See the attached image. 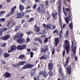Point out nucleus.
I'll use <instances>...</instances> for the list:
<instances>
[{
  "instance_id": "f257e3e1",
  "label": "nucleus",
  "mask_w": 80,
  "mask_h": 80,
  "mask_svg": "<svg viewBox=\"0 0 80 80\" xmlns=\"http://www.w3.org/2000/svg\"><path fill=\"white\" fill-rule=\"evenodd\" d=\"M65 10L66 11H68V12L70 13L68 14V17H67H67L65 18V20L67 23L68 24L70 22V20L72 21L73 18V16H72V11L70 10L69 8H65Z\"/></svg>"
},
{
  "instance_id": "f03ea898",
  "label": "nucleus",
  "mask_w": 80,
  "mask_h": 80,
  "mask_svg": "<svg viewBox=\"0 0 80 80\" xmlns=\"http://www.w3.org/2000/svg\"><path fill=\"white\" fill-rule=\"evenodd\" d=\"M64 44L63 45L64 48H65L67 54L69 53L70 48V42L68 40H65L64 42Z\"/></svg>"
},
{
  "instance_id": "7ed1b4c3",
  "label": "nucleus",
  "mask_w": 80,
  "mask_h": 80,
  "mask_svg": "<svg viewBox=\"0 0 80 80\" xmlns=\"http://www.w3.org/2000/svg\"><path fill=\"white\" fill-rule=\"evenodd\" d=\"M48 69L49 70L48 72V75L49 77H52L53 75V72L52 71L53 68V63L52 62H50L48 65Z\"/></svg>"
},
{
  "instance_id": "20e7f679",
  "label": "nucleus",
  "mask_w": 80,
  "mask_h": 80,
  "mask_svg": "<svg viewBox=\"0 0 80 80\" xmlns=\"http://www.w3.org/2000/svg\"><path fill=\"white\" fill-rule=\"evenodd\" d=\"M26 63H27L26 61H20L18 62V63H14L12 64V66L13 67L15 68H17L18 67V66H20V65H25Z\"/></svg>"
},
{
  "instance_id": "39448f33",
  "label": "nucleus",
  "mask_w": 80,
  "mask_h": 80,
  "mask_svg": "<svg viewBox=\"0 0 80 80\" xmlns=\"http://www.w3.org/2000/svg\"><path fill=\"white\" fill-rule=\"evenodd\" d=\"M34 66V64L30 63H27L24 65L21 69L22 70H24V69H27V68H33Z\"/></svg>"
},
{
  "instance_id": "423d86ee",
  "label": "nucleus",
  "mask_w": 80,
  "mask_h": 80,
  "mask_svg": "<svg viewBox=\"0 0 80 80\" xmlns=\"http://www.w3.org/2000/svg\"><path fill=\"white\" fill-rule=\"evenodd\" d=\"M26 47H27V45L26 44H23L18 46L17 47V50H22L26 49Z\"/></svg>"
},
{
  "instance_id": "0eeeda50",
  "label": "nucleus",
  "mask_w": 80,
  "mask_h": 80,
  "mask_svg": "<svg viewBox=\"0 0 80 80\" xmlns=\"http://www.w3.org/2000/svg\"><path fill=\"white\" fill-rule=\"evenodd\" d=\"M72 46H71V48H72V52H73L74 53V54H72V57H74V56H75L76 55V49L77 48L75 46L74 48L73 49V41H72Z\"/></svg>"
},
{
  "instance_id": "6e6552de",
  "label": "nucleus",
  "mask_w": 80,
  "mask_h": 80,
  "mask_svg": "<svg viewBox=\"0 0 80 80\" xmlns=\"http://www.w3.org/2000/svg\"><path fill=\"white\" fill-rule=\"evenodd\" d=\"M37 12L38 13H45L46 12V9L45 8H42L41 9L40 7H38L37 8Z\"/></svg>"
},
{
  "instance_id": "1a4fd4ad",
  "label": "nucleus",
  "mask_w": 80,
  "mask_h": 80,
  "mask_svg": "<svg viewBox=\"0 0 80 80\" xmlns=\"http://www.w3.org/2000/svg\"><path fill=\"white\" fill-rule=\"evenodd\" d=\"M16 8H17V6H15L13 7L12 8H11V12H9L8 14L6 15V17H8L10 15H12V14H13L15 12V10L16 9Z\"/></svg>"
},
{
  "instance_id": "9d476101",
  "label": "nucleus",
  "mask_w": 80,
  "mask_h": 80,
  "mask_svg": "<svg viewBox=\"0 0 80 80\" xmlns=\"http://www.w3.org/2000/svg\"><path fill=\"white\" fill-rule=\"evenodd\" d=\"M10 38V35L9 34H7V35L2 36L0 37V39L2 40H7Z\"/></svg>"
},
{
  "instance_id": "9b49d317",
  "label": "nucleus",
  "mask_w": 80,
  "mask_h": 80,
  "mask_svg": "<svg viewBox=\"0 0 80 80\" xmlns=\"http://www.w3.org/2000/svg\"><path fill=\"white\" fill-rule=\"evenodd\" d=\"M17 42L19 44H23L25 42V39L23 38L18 39L17 40Z\"/></svg>"
},
{
  "instance_id": "f8f14e48",
  "label": "nucleus",
  "mask_w": 80,
  "mask_h": 80,
  "mask_svg": "<svg viewBox=\"0 0 80 80\" xmlns=\"http://www.w3.org/2000/svg\"><path fill=\"white\" fill-rule=\"evenodd\" d=\"M41 50L42 52L45 53L46 52H48V46L47 45H46L44 47V48H41Z\"/></svg>"
},
{
  "instance_id": "ddd939ff",
  "label": "nucleus",
  "mask_w": 80,
  "mask_h": 80,
  "mask_svg": "<svg viewBox=\"0 0 80 80\" xmlns=\"http://www.w3.org/2000/svg\"><path fill=\"white\" fill-rule=\"evenodd\" d=\"M17 15L18 16L16 17V18H21L22 17H23L25 15V12H22L20 13H19Z\"/></svg>"
},
{
  "instance_id": "4468645a",
  "label": "nucleus",
  "mask_w": 80,
  "mask_h": 80,
  "mask_svg": "<svg viewBox=\"0 0 80 80\" xmlns=\"http://www.w3.org/2000/svg\"><path fill=\"white\" fill-rule=\"evenodd\" d=\"M67 72L68 75H70L71 72H72V67H71V65H69L67 68Z\"/></svg>"
},
{
  "instance_id": "2eb2a0df",
  "label": "nucleus",
  "mask_w": 80,
  "mask_h": 80,
  "mask_svg": "<svg viewBox=\"0 0 80 80\" xmlns=\"http://www.w3.org/2000/svg\"><path fill=\"white\" fill-rule=\"evenodd\" d=\"M39 75H42L44 77H47L48 76V74L45 71H40L39 72Z\"/></svg>"
},
{
  "instance_id": "dca6fc26",
  "label": "nucleus",
  "mask_w": 80,
  "mask_h": 80,
  "mask_svg": "<svg viewBox=\"0 0 80 80\" xmlns=\"http://www.w3.org/2000/svg\"><path fill=\"white\" fill-rule=\"evenodd\" d=\"M59 25L61 28V30L59 31V34H62V31H63V28H62V20L60 19V18H59Z\"/></svg>"
},
{
  "instance_id": "f3484780",
  "label": "nucleus",
  "mask_w": 80,
  "mask_h": 80,
  "mask_svg": "<svg viewBox=\"0 0 80 80\" xmlns=\"http://www.w3.org/2000/svg\"><path fill=\"white\" fill-rule=\"evenodd\" d=\"M60 42V38H54V45L55 47L57 46L58 43H59Z\"/></svg>"
},
{
  "instance_id": "a211bd4d",
  "label": "nucleus",
  "mask_w": 80,
  "mask_h": 80,
  "mask_svg": "<svg viewBox=\"0 0 80 80\" xmlns=\"http://www.w3.org/2000/svg\"><path fill=\"white\" fill-rule=\"evenodd\" d=\"M70 57H68L67 58L66 62L63 63V64L64 65V67L65 68H67V67L68 66V62H69V59Z\"/></svg>"
},
{
  "instance_id": "6ab92c4d",
  "label": "nucleus",
  "mask_w": 80,
  "mask_h": 80,
  "mask_svg": "<svg viewBox=\"0 0 80 80\" xmlns=\"http://www.w3.org/2000/svg\"><path fill=\"white\" fill-rule=\"evenodd\" d=\"M3 75L6 78H10V77H11V74L7 72L4 73Z\"/></svg>"
},
{
  "instance_id": "aec40b11",
  "label": "nucleus",
  "mask_w": 80,
  "mask_h": 80,
  "mask_svg": "<svg viewBox=\"0 0 80 80\" xmlns=\"http://www.w3.org/2000/svg\"><path fill=\"white\" fill-rule=\"evenodd\" d=\"M24 35L22 32H19L16 34V35L18 38H21L23 37V36Z\"/></svg>"
},
{
  "instance_id": "412c9836",
  "label": "nucleus",
  "mask_w": 80,
  "mask_h": 80,
  "mask_svg": "<svg viewBox=\"0 0 80 80\" xmlns=\"http://www.w3.org/2000/svg\"><path fill=\"white\" fill-rule=\"evenodd\" d=\"M42 26L45 29L46 28H47V29L48 28V29L52 30V28H51V26H50V25H46V24H42Z\"/></svg>"
},
{
  "instance_id": "4be33fe9",
  "label": "nucleus",
  "mask_w": 80,
  "mask_h": 80,
  "mask_svg": "<svg viewBox=\"0 0 80 80\" xmlns=\"http://www.w3.org/2000/svg\"><path fill=\"white\" fill-rule=\"evenodd\" d=\"M34 28H35L34 30L36 32H38L40 31V27H37V25H35L34 26Z\"/></svg>"
},
{
  "instance_id": "5701e85b",
  "label": "nucleus",
  "mask_w": 80,
  "mask_h": 80,
  "mask_svg": "<svg viewBox=\"0 0 80 80\" xmlns=\"http://www.w3.org/2000/svg\"><path fill=\"white\" fill-rule=\"evenodd\" d=\"M17 48V47L15 45H12L11 46V50H12V52H13V51H15L16 50V49Z\"/></svg>"
},
{
  "instance_id": "b1692460",
  "label": "nucleus",
  "mask_w": 80,
  "mask_h": 80,
  "mask_svg": "<svg viewBox=\"0 0 80 80\" xmlns=\"http://www.w3.org/2000/svg\"><path fill=\"white\" fill-rule=\"evenodd\" d=\"M7 30V28H2L0 29V32H6Z\"/></svg>"
},
{
  "instance_id": "393cba45",
  "label": "nucleus",
  "mask_w": 80,
  "mask_h": 80,
  "mask_svg": "<svg viewBox=\"0 0 80 80\" xmlns=\"http://www.w3.org/2000/svg\"><path fill=\"white\" fill-rule=\"evenodd\" d=\"M3 57H5V58H7V57H10V55L7 52H5L3 55Z\"/></svg>"
},
{
  "instance_id": "a878e982",
  "label": "nucleus",
  "mask_w": 80,
  "mask_h": 80,
  "mask_svg": "<svg viewBox=\"0 0 80 80\" xmlns=\"http://www.w3.org/2000/svg\"><path fill=\"white\" fill-rule=\"evenodd\" d=\"M25 8L24 7L22 6V5L21 4H20L19 6V9L20 11H23V10H24V9Z\"/></svg>"
},
{
  "instance_id": "bb28decb",
  "label": "nucleus",
  "mask_w": 80,
  "mask_h": 80,
  "mask_svg": "<svg viewBox=\"0 0 80 80\" xmlns=\"http://www.w3.org/2000/svg\"><path fill=\"white\" fill-rule=\"evenodd\" d=\"M69 27L71 30H72L73 29V22H71L70 23H69Z\"/></svg>"
},
{
  "instance_id": "cd10ccee",
  "label": "nucleus",
  "mask_w": 80,
  "mask_h": 80,
  "mask_svg": "<svg viewBox=\"0 0 80 80\" xmlns=\"http://www.w3.org/2000/svg\"><path fill=\"white\" fill-rule=\"evenodd\" d=\"M25 58V56L24 55H20L19 57L18 58V59H23V58Z\"/></svg>"
},
{
  "instance_id": "c85d7f7f",
  "label": "nucleus",
  "mask_w": 80,
  "mask_h": 80,
  "mask_svg": "<svg viewBox=\"0 0 80 80\" xmlns=\"http://www.w3.org/2000/svg\"><path fill=\"white\" fill-rule=\"evenodd\" d=\"M5 13V11H2L0 12V17H1V15H4Z\"/></svg>"
},
{
  "instance_id": "c756f323",
  "label": "nucleus",
  "mask_w": 80,
  "mask_h": 80,
  "mask_svg": "<svg viewBox=\"0 0 80 80\" xmlns=\"http://www.w3.org/2000/svg\"><path fill=\"white\" fill-rule=\"evenodd\" d=\"M44 57L45 58V59H46V60L48 58V55L46 54L45 53L44 54Z\"/></svg>"
},
{
  "instance_id": "7c9ffc66",
  "label": "nucleus",
  "mask_w": 80,
  "mask_h": 80,
  "mask_svg": "<svg viewBox=\"0 0 80 80\" xmlns=\"http://www.w3.org/2000/svg\"><path fill=\"white\" fill-rule=\"evenodd\" d=\"M58 14V13L57 12H56L55 13V14H53L52 15V17H53V18H55V17H56V16H57V14Z\"/></svg>"
},
{
  "instance_id": "2f4dec72",
  "label": "nucleus",
  "mask_w": 80,
  "mask_h": 80,
  "mask_svg": "<svg viewBox=\"0 0 80 80\" xmlns=\"http://www.w3.org/2000/svg\"><path fill=\"white\" fill-rule=\"evenodd\" d=\"M35 75V72H31L30 75L31 76H34Z\"/></svg>"
},
{
  "instance_id": "473e14b6",
  "label": "nucleus",
  "mask_w": 80,
  "mask_h": 80,
  "mask_svg": "<svg viewBox=\"0 0 80 80\" xmlns=\"http://www.w3.org/2000/svg\"><path fill=\"white\" fill-rule=\"evenodd\" d=\"M20 27V26H16L15 30V32H17L18 30V29H19V28Z\"/></svg>"
},
{
  "instance_id": "72a5a7b5",
  "label": "nucleus",
  "mask_w": 80,
  "mask_h": 80,
  "mask_svg": "<svg viewBox=\"0 0 80 80\" xmlns=\"http://www.w3.org/2000/svg\"><path fill=\"white\" fill-rule=\"evenodd\" d=\"M30 57H31V58H33V55H34V53L33 52H30Z\"/></svg>"
},
{
  "instance_id": "f704fd0d",
  "label": "nucleus",
  "mask_w": 80,
  "mask_h": 80,
  "mask_svg": "<svg viewBox=\"0 0 80 80\" xmlns=\"http://www.w3.org/2000/svg\"><path fill=\"white\" fill-rule=\"evenodd\" d=\"M5 19L4 18H2L0 19V22H5Z\"/></svg>"
},
{
  "instance_id": "c9c22d12",
  "label": "nucleus",
  "mask_w": 80,
  "mask_h": 80,
  "mask_svg": "<svg viewBox=\"0 0 80 80\" xmlns=\"http://www.w3.org/2000/svg\"><path fill=\"white\" fill-rule=\"evenodd\" d=\"M17 38H18L17 37V36L16 35H15L14 37H13V40L15 41H16V40H17Z\"/></svg>"
},
{
  "instance_id": "e433bc0d",
  "label": "nucleus",
  "mask_w": 80,
  "mask_h": 80,
  "mask_svg": "<svg viewBox=\"0 0 80 80\" xmlns=\"http://www.w3.org/2000/svg\"><path fill=\"white\" fill-rule=\"evenodd\" d=\"M48 39L47 38H46L44 40V43H47L48 42Z\"/></svg>"
},
{
  "instance_id": "4c0bfd02",
  "label": "nucleus",
  "mask_w": 80,
  "mask_h": 80,
  "mask_svg": "<svg viewBox=\"0 0 80 80\" xmlns=\"http://www.w3.org/2000/svg\"><path fill=\"white\" fill-rule=\"evenodd\" d=\"M38 41L40 43H41V44H42V41L40 38H39Z\"/></svg>"
},
{
  "instance_id": "58836bf2",
  "label": "nucleus",
  "mask_w": 80,
  "mask_h": 80,
  "mask_svg": "<svg viewBox=\"0 0 80 80\" xmlns=\"http://www.w3.org/2000/svg\"><path fill=\"white\" fill-rule=\"evenodd\" d=\"M58 15H59V19H60H60L61 20V16H60V10H58Z\"/></svg>"
},
{
  "instance_id": "ea45409f",
  "label": "nucleus",
  "mask_w": 80,
  "mask_h": 80,
  "mask_svg": "<svg viewBox=\"0 0 80 80\" xmlns=\"http://www.w3.org/2000/svg\"><path fill=\"white\" fill-rule=\"evenodd\" d=\"M33 19H34V18H31L28 21V22H33Z\"/></svg>"
},
{
  "instance_id": "a19ab883",
  "label": "nucleus",
  "mask_w": 80,
  "mask_h": 80,
  "mask_svg": "<svg viewBox=\"0 0 80 80\" xmlns=\"http://www.w3.org/2000/svg\"><path fill=\"white\" fill-rule=\"evenodd\" d=\"M68 35V31L67 30L66 31V33L65 34V37H67Z\"/></svg>"
},
{
  "instance_id": "79ce46f5",
  "label": "nucleus",
  "mask_w": 80,
  "mask_h": 80,
  "mask_svg": "<svg viewBox=\"0 0 80 80\" xmlns=\"http://www.w3.org/2000/svg\"><path fill=\"white\" fill-rule=\"evenodd\" d=\"M6 45H7V43H5L2 44L1 46L2 47H5Z\"/></svg>"
},
{
  "instance_id": "37998d69",
  "label": "nucleus",
  "mask_w": 80,
  "mask_h": 80,
  "mask_svg": "<svg viewBox=\"0 0 80 80\" xmlns=\"http://www.w3.org/2000/svg\"><path fill=\"white\" fill-rule=\"evenodd\" d=\"M59 6H58V10H61V2H60Z\"/></svg>"
},
{
  "instance_id": "c03bdc74",
  "label": "nucleus",
  "mask_w": 80,
  "mask_h": 80,
  "mask_svg": "<svg viewBox=\"0 0 80 80\" xmlns=\"http://www.w3.org/2000/svg\"><path fill=\"white\" fill-rule=\"evenodd\" d=\"M3 53V50L1 48H0V56Z\"/></svg>"
},
{
  "instance_id": "a18cd8bd",
  "label": "nucleus",
  "mask_w": 80,
  "mask_h": 80,
  "mask_svg": "<svg viewBox=\"0 0 80 80\" xmlns=\"http://www.w3.org/2000/svg\"><path fill=\"white\" fill-rule=\"evenodd\" d=\"M62 68H60L59 69V73H60V74H62Z\"/></svg>"
},
{
  "instance_id": "49530a36",
  "label": "nucleus",
  "mask_w": 80,
  "mask_h": 80,
  "mask_svg": "<svg viewBox=\"0 0 80 80\" xmlns=\"http://www.w3.org/2000/svg\"><path fill=\"white\" fill-rule=\"evenodd\" d=\"M65 50H64L62 52V57H64L65 55Z\"/></svg>"
},
{
  "instance_id": "de8ad7c7",
  "label": "nucleus",
  "mask_w": 80,
  "mask_h": 80,
  "mask_svg": "<svg viewBox=\"0 0 80 80\" xmlns=\"http://www.w3.org/2000/svg\"><path fill=\"white\" fill-rule=\"evenodd\" d=\"M37 6V4H35L33 6V7L34 9H36V7Z\"/></svg>"
},
{
  "instance_id": "09e8293b",
  "label": "nucleus",
  "mask_w": 80,
  "mask_h": 80,
  "mask_svg": "<svg viewBox=\"0 0 80 80\" xmlns=\"http://www.w3.org/2000/svg\"><path fill=\"white\" fill-rule=\"evenodd\" d=\"M42 59H43V60H45V58H44V56H42L40 58V60H42Z\"/></svg>"
},
{
  "instance_id": "8fccbe9b",
  "label": "nucleus",
  "mask_w": 80,
  "mask_h": 80,
  "mask_svg": "<svg viewBox=\"0 0 80 80\" xmlns=\"http://www.w3.org/2000/svg\"><path fill=\"white\" fill-rule=\"evenodd\" d=\"M30 39L29 38H27L26 39V41L27 42H29L30 41Z\"/></svg>"
},
{
  "instance_id": "3c124183",
  "label": "nucleus",
  "mask_w": 80,
  "mask_h": 80,
  "mask_svg": "<svg viewBox=\"0 0 80 80\" xmlns=\"http://www.w3.org/2000/svg\"><path fill=\"white\" fill-rule=\"evenodd\" d=\"M1 63H3V64H5V62L3 60H1Z\"/></svg>"
},
{
  "instance_id": "603ef678",
  "label": "nucleus",
  "mask_w": 80,
  "mask_h": 80,
  "mask_svg": "<svg viewBox=\"0 0 80 80\" xmlns=\"http://www.w3.org/2000/svg\"><path fill=\"white\" fill-rule=\"evenodd\" d=\"M39 39L38 38H35L34 39V41H37V40L38 41Z\"/></svg>"
},
{
  "instance_id": "864d4df0",
  "label": "nucleus",
  "mask_w": 80,
  "mask_h": 80,
  "mask_svg": "<svg viewBox=\"0 0 80 80\" xmlns=\"http://www.w3.org/2000/svg\"><path fill=\"white\" fill-rule=\"evenodd\" d=\"M55 28H56V26H55V25H53L52 26V30H54V29H55Z\"/></svg>"
},
{
  "instance_id": "5fc2aeb1",
  "label": "nucleus",
  "mask_w": 80,
  "mask_h": 80,
  "mask_svg": "<svg viewBox=\"0 0 80 80\" xmlns=\"http://www.w3.org/2000/svg\"><path fill=\"white\" fill-rule=\"evenodd\" d=\"M66 25L67 24H63L62 26L63 28H64L66 27Z\"/></svg>"
},
{
  "instance_id": "6e6d98bb",
  "label": "nucleus",
  "mask_w": 80,
  "mask_h": 80,
  "mask_svg": "<svg viewBox=\"0 0 80 80\" xmlns=\"http://www.w3.org/2000/svg\"><path fill=\"white\" fill-rule=\"evenodd\" d=\"M48 1H46V3H45V6H47V5H48Z\"/></svg>"
},
{
  "instance_id": "4d7b16f0",
  "label": "nucleus",
  "mask_w": 80,
  "mask_h": 80,
  "mask_svg": "<svg viewBox=\"0 0 80 80\" xmlns=\"http://www.w3.org/2000/svg\"><path fill=\"white\" fill-rule=\"evenodd\" d=\"M10 52H13L12 51V50H11V49H10V50H9L8 51V53H10Z\"/></svg>"
},
{
  "instance_id": "13d9d810",
  "label": "nucleus",
  "mask_w": 80,
  "mask_h": 80,
  "mask_svg": "<svg viewBox=\"0 0 80 80\" xmlns=\"http://www.w3.org/2000/svg\"><path fill=\"white\" fill-rule=\"evenodd\" d=\"M58 31V30L56 29L55 30L53 31V33H55L57 32Z\"/></svg>"
},
{
  "instance_id": "bf43d9fd",
  "label": "nucleus",
  "mask_w": 80,
  "mask_h": 80,
  "mask_svg": "<svg viewBox=\"0 0 80 80\" xmlns=\"http://www.w3.org/2000/svg\"><path fill=\"white\" fill-rule=\"evenodd\" d=\"M43 6H44V5L43 4H41V6H40V7H41V9H42V8H43Z\"/></svg>"
},
{
  "instance_id": "052dcab7",
  "label": "nucleus",
  "mask_w": 80,
  "mask_h": 80,
  "mask_svg": "<svg viewBox=\"0 0 80 80\" xmlns=\"http://www.w3.org/2000/svg\"><path fill=\"white\" fill-rule=\"evenodd\" d=\"M16 24V22H13L12 23V25H15V24Z\"/></svg>"
},
{
  "instance_id": "680f3d73",
  "label": "nucleus",
  "mask_w": 80,
  "mask_h": 80,
  "mask_svg": "<svg viewBox=\"0 0 80 80\" xmlns=\"http://www.w3.org/2000/svg\"><path fill=\"white\" fill-rule=\"evenodd\" d=\"M35 1L37 3H38L40 2V0H35Z\"/></svg>"
},
{
  "instance_id": "e2e57ef3",
  "label": "nucleus",
  "mask_w": 80,
  "mask_h": 80,
  "mask_svg": "<svg viewBox=\"0 0 80 80\" xmlns=\"http://www.w3.org/2000/svg\"><path fill=\"white\" fill-rule=\"evenodd\" d=\"M29 32L30 33V34H32V33H33V32L32 31H29Z\"/></svg>"
},
{
  "instance_id": "0e129e2a",
  "label": "nucleus",
  "mask_w": 80,
  "mask_h": 80,
  "mask_svg": "<svg viewBox=\"0 0 80 80\" xmlns=\"http://www.w3.org/2000/svg\"><path fill=\"white\" fill-rule=\"evenodd\" d=\"M25 21L23 20H22V21L21 23L22 24L23 23H25Z\"/></svg>"
},
{
  "instance_id": "69168bd1",
  "label": "nucleus",
  "mask_w": 80,
  "mask_h": 80,
  "mask_svg": "<svg viewBox=\"0 0 80 80\" xmlns=\"http://www.w3.org/2000/svg\"><path fill=\"white\" fill-rule=\"evenodd\" d=\"M55 53V50H54L53 49L52 50V55H53Z\"/></svg>"
},
{
  "instance_id": "338daca9",
  "label": "nucleus",
  "mask_w": 80,
  "mask_h": 80,
  "mask_svg": "<svg viewBox=\"0 0 80 80\" xmlns=\"http://www.w3.org/2000/svg\"><path fill=\"white\" fill-rule=\"evenodd\" d=\"M77 59H78V57H77L76 56L75 57V61H77Z\"/></svg>"
},
{
  "instance_id": "774afa93",
  "label": "nucleus",
  "mask_w": 80,
  "mask_h": 80,
  "mask_svg": "<svg viewBox=\"0 0 80 80\" xmlns=\"http://www.w3.org/2000/svg\"><path fill=\"white\" fill-rule=\"evenodd\" d=\"M26 17L27 18H29V15H26Z\"/></svg>"
}]
</instances>
